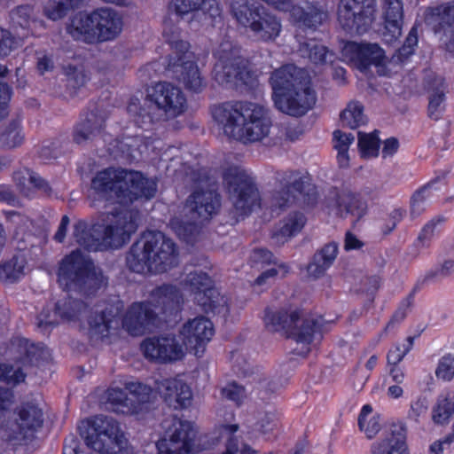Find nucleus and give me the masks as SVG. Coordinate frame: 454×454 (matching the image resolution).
I'll return each mask as SVG.
<instances>
[{
	"instance_id": "obj_1",
	"label": "nucleus",
	"mask_w": 454,
	"mask_h": 454,
	"mask_svg": "<svg viewBox=\"0 0 454 454\" xmlns=\"http://www.w3.org/2000/svg\"><path fill=\"white\" fill-rule=\"evenodd\" d=\"M211 114L225 136L243 144L261 142L270 135V117L259 104L227 102L214 106Z\"/></svg>"
},
{
	"instance_id": "obj_2",
	"label": "nucleus",
	"mask_w": 454,
	"mask_h": 454,
	"mask_svg": "<svg viewBox=\"0 0 454 454\" xmlns=\"http://www.w3.org/2000/svg\"><path fill=\"white\" fill-rule=\"evenodd\" d=\"M137 213L122 208L107 213L102 223L89 225L78 221L74 225L73 239L75 243L90 251L119 248L127 243L137 230Z\"/></svg>"
},
{
	"instance_id": "obj_3",
	"label": "nucleus",
	"mask_w": 454,
	"mask_h": 454,
	"mask_svg": "<svg viewBox=\"0 0 454 454\" xmlns=\"http://www.w3.org/2000/svg\"><path fill=\"white\" fill-rule=\"evenodd\" d=\"M272 99L278 110L291 116L305 114L316 103L306 72L294 65L275 70L270 76Z\"/></svg>"
},
{
	"instance_id": "obj_4",
	"label": "nucleus",
	"mask_w": 454,
	"mask_h": 454,
	"mask_svg": "<svg viewBox=\"0 0 454 454\" xmlns=\"http://www.w3.org/2000/svg\"><path fill=\"white\" fill-rule=\"evenodd\" d=\"M91 189L103 199H116L120 203H127L139 198L154 197L157 183L138 171L110 168L94 176Z\"/></svg>"
},
{
	"instance_id": "obj_5",
	"label": "nucleus",
	"mask_w": 454,
	"mask_h": 454,
	"mask_svg": "<svg viewBox=\"0 0 454 454\" xmlns=\"http://www.w3.org/2000/svg\"><path fill=\"white\" fill-rule=\"evenodd\" d=\"M178 262L175 243L160 231H148L132 245L127 255L130 270L140 273H160Z\"/></svg>"
},
{
	"instance_id": "obj_6",
	"label": "nucleus",
	"mask_w": 454,
	"mask_h": 454,
	"mask_svg": "<svg viewBox=\"0 0 454 454\" xmlns=\"http://www.w3.org/2000/svg\"><path fill=\"white\" fill-rule=\"evenodd\" d=\"M122 28V18L115 10L100 7L75 14L67 24V32L74 40L97 43L114 40Z\"/></svg>"
},
{
	"instance_id": "obj_7",
	"label": "nucleus",
	"mask_w": 454,
	"mask_h": 454,
	"mask_svg": "<svg viewBox=\"0 0 454 454\" xmlns=\"http://www.w3.org/2000/svg\"><path fill=\"white\" fill-rule=\"evenodd\" d=\"M12 403L5 404L2 411V448L15 450L33 437L35 432L43 425V411L39 401L31 398L23 401L12 411Z\"/></svg>"
},
{
	"instance_id": "obj_8",
	"label": "nucleus",
	"mask_w": 454,
	"mask_h": 454,
	"mask_svg": "<svg viewBox=\"0 0 454 454\" xmlns=\"http://www.w3.org/2000/svg\"><path fill=\"white\" fill-rule=\"evenodd\" d=\"M264 320L270 331L281 333L294 339L298 344L303 345L302 349L299 351L301 355L309 351V345L320 333V320L298 309L267 310Z\"/></svg>"
},
{
	"instance_id": "obj_9",
	"label": "nucleus",
	"mask_w": 454,
	"mask_h": 454,
	"mask_svg": "<svg viewBox=\"0 0 454 454\" xmlns=\"http://www.w3.org/2000/svg\"><path fill=\"white\" fill-rule=\"evenodd\" d=\"M230 11L236 22L259 41L274 42L282 32L280 18L262 5L247 0H231Z\"/></svg>"
},
{
	"instance_id": "obj_10",
	"label": "nucleus",
	"mask_w": 454,
	"mask_h": 454,
	"mask_svg": "<svg viewBox=\"0 0 454 454\" xmlns=\"http://www.w3.org/2000/svg\"><path fill=\"white\" fill-rule=\"evenodd\" d=\"M58 277L60 286L67 291L97 289L106 284L101 270L80 250L62 260Z\"/></svg>"
},
{
	"instance_id": "obj_11",
	"label": "nucleus",
	"mask_w": 454,
	"mask_h": 454,
	"mask_svg": "<svg viewBox=\"0 0 454 454\" xmlns=\"http://www.w3.org/2000/svg\"><path fill=\"white\" fill-rule=\"evenodd\" d=\"M85 442L89 448L102 454L132 452L120 424L111 417L100 415L93 418Z\"/></svg>"
},
{
	"instance_id": "obj_12",
	"label": "nucleus",
	"mask_w": 454,
	"mask_h": 454,
	"mask_svg": "<svg viewBox=\"0 0 454 454\" xmlns=\"http://www.w3.org/2000/svg\"><path fill=\"white\" fill-rule=\"evenodd\" d=\"M37 348L25 339H18L12 344L10 353L15 354L12 362L2 364V411L5 404L13 403V389L25 381L27 364L35 361Z\"/></svg>"
},
{
	"instance_id": "obj_13",
	"label": "nucleus",
	"mask_w": 454,
	"mask_h": 454,
	"mask_svg": "<svg viewBox=\"0 0 454 454\" xmlns=\"http://www.w3.org/2000/svg\"><path fill=\"white\" fill-rule=\"evenodd\" d=\"M218 194L214 190L196 191L187 200L186 212L190 213V222H182L177 218L171 221V227L176 235L191 242L192 237L198 232V223L208 220L219 207Z\"/></svg>"
},
{
	"instance_id": "obj_14",
	"label": "nucleus",
	"mask_w": 454,
	"mask_h": 454,
	"mask_svg": "<svg viewBox=\"0 0 454 454\" xmlns=\"http://www.w3.org/2000/svg\"><path fill=\"white\" fill-rule=\"evenodd\" d=\"M216 63L214 77L219 84H247L251 77L247 60L240 55V49L230 40H223L215 49Z\"/></svg>"
},
{
	"instance_id": "obj_15",
	"label": "nucleus",
	"mask_w": 454,
	"mask_h": 454,
	"mask_svg": "<svg viewBox=\"0 0 454 454\" xmlns=\"http://www.w3.org/2000/svg\"><path fill=\"white\" fill-rule=\"evenodd\" d=\"M276 180L278 189L274 191L270 199V207L283 208L296 200L305 205H313L317 199L316 188L294 171H280Z\"/></svg>"
},
{
	"instance_id": "obj_16",
	"label": "nucleus",
	"mask_w": 454,
	"mask_h": 454,
	"mask_svg": "<svg viewBox=\"0 0 454 454\" xmlns=\"http://www.w3.org/2000/svg\"><path fill=\"white\" fill-rule=\"evenodd\" d=\"M223 182L239 215L261 207L260 196L253 178L240 167L233 166L223 173Z\"/></svg>"
},
{
	"instance_id": "obj_17",
	"label": "nucleus",
	"mask_w": 454,
	"mask_h": 454,
	"mask_svg": "<svg viewBox=\"0 0 454 454\" xmlns=\"http://www.w3.org/2000/svg\"><path fill=\"white\" fill-rule=\"evenodd\" d=\"M376 11V0H340L338 22L348 33L364 34L372 25Z\"/></svg>"
},
{
	"instance_id": "obj_18",
	"label": "nucleus",
	"mask_w": 454,
	"mask_h": 454,
	"mask_svg": "<svg viewBox=\"0 0 454 454\" xmlns=\"http://www.w3.org/2000/svg\"><path fill=\"white\" fill-rule=\"evenodd\" d=\"M170 46L172 53L169 56L168 67L173 70L176 78L186 89L193 92H200L206 83L193 61L192 53L189 51V43L183 40L172 41Z\"/></svg>"
},
{
	"instance_id": "obj_19",
	"label": "nucleus",
	"mask_w": 454,
	"mask_h": 454,
	"mask_svg": "<svg viewBox=\"0 0 454 454\" xmlns=\"http://www.w3.org/2000/svg\"><path fill=\"white\" fill-rule=\"evenodd\" d=\"M163 437L158 442V454H190L195 431L192 424L177 417H169L162 422Z\"/></svg>"
},
{
	"instance_id": "obj_20",
	"label": "nucleus",
	"mask_w": 454,
	"mask_h": 454,
	"mask_svg": "<svg viewBox=\"0 0 454 454\" xmlns=\"http://www.w3.org/2000/svg\"><path fill=\"white\" fill-rule=\"evenodd\" d=\"M184 289L194 295V301L206 312L226 313V299L212 286V280L204 272L193 270L183 281Z\"/></svg>"
},
{
	"instance_id": "obj_21",
	"label": "nucleus",
	"mask_w": 454,
	"mask_h": 454,
	"mask_svg": "<svg viewBox=\"0 0 454 454\" xmlns=\"http://www.w3.org/2000/svg\"><path fill=\"white\" fill-rule=\"evenodd\" d=\"M124 387L130 397L118 387L107 390L106 400L110 405L109 408L117 413L138 414L143 410V405L149 402L152 388L138 381H126Z\"/></svg>"
},
{
	"instance_id": "obj_22",
	"label": "nucleus",
	"mask_w": 454,
	"mask_h": 454,
	"mask_svg": "<svg viewBox=\"0 0 454 454\" xmlns=\"http://www.w3.org/2000/svg\"><path fill=\"white\" fill-rule=\"evenodd\" d=\"M342 60L359 69L366 71L371 66L379 68L378 72L382 74L387 58L385 51L377 43H357L347 42L341 49Z\"/></svg>"
},
{
	"instance_id": "obj_23",
	"label": "nucleus",
	"mask_w": 454,
	"mask_h": 454,
	"mask_svg": "<svg viewBox=\"0 0 454 454\" xmlns=\"http://www.w3.org/2000/svg\"><path fill=\"white\" fill-rule=\"evenodd\" d=\"M146 99L170 117L181 115L187 108V100L183 90L167 82L150 86L147 89Z\"/></svg>"
},
{
	"instance_id": "obj_24",
	"label": "nucleus",
	"mask_w": 454,
	"mask_h": 454,
	"mask_svg": "<svg viewBox=\"0 0 454 454\" xmlns=\"http://www.w3.org/2000/svg\"><path fill=\"white\" fill-rule=\"evenodd\" d=\"M141 348L145 357L160 363H170L182 359L185 345L173 334H161L145 340Z\"/></svg>"
},
{
	"instance_id": "obj_25",
	"label": "nucleus",
	"mask_w": 454,
	"mask_h": 454,
	"mask_svg": "<svg viewBox=\"0 0 454 454\" xmlns=\"http://www.w3.org/2000/svg\"><path fill=\"white\" fill-rule=\"evenodd\" d=\"M261 1L278 11L288 12L291 20L300 27L315 28L326 19L325 12L309 2L294 4L292 0Z\"/></svg>"
},
{
	"instance_id": "obj_26",
	"label": "nucleus",
	"mask_w": 454,
	"mask_h": 454,
	"mask_svg": "<svg viewBox=\"0 0 454 454\" xmlns=\"http://www.w3.org/2000/svg\"><path fill=\"white\" fill-rule=\"evenodd\" d=\"M214 334L213 323L207 317L200 316L183 325L178 338L184 341L186 349H192L195 355L200 356Z\"/></svg>"
},
{
	"instance_id": "obj_27",
	"label": "nucleus",
	"mask_w": 454,
	"mask_h": 454,
	"mask_svg": "<svg viewBox=\"0 0 454 454\" xmlns=\"http://www.w3.org/2000/svg\"><path fill=\"white\" fill-rule=\"evenodd\" d=\"M157 312L149 301H135L126 310L123 327L134 336L143 335L154 325Z\"/></svg>"
},
{
	"instance_id": "obj_28",
	"label": "nucleus",
	"mask_w": 454,
	"mask_h": 454,
	"mask_svg": "<svg viewBox=\"0 0 454 454\" xmlns=\"http://www.w3.org/2000/svg\"><path fill=\"white\" fill-rule=\"evenodd\" d=\"M85 312L86 305L82 301L67 297L57 302L53 312L42 311L38 317V326L47 329L60 321L79 320Z\"/></svg>"
},
{
	"instance_id": "obj_29",
	"label": "nucleus",
	"mask_w": 454,
	"mask_h": 454,
	"mask_svg": "<svg viewBox=\"0 0 454 454\" xmlns=\"http://www.w3.org/2000/svg\"><path fill=\"white\" fill-rule=\"evenodd\" d=\"M122 308L123 303L119 299H115L111 303L97 306L94 315H91L88 321L90 333L105 337L111 329L117 328Z\"/></svg>"
},
{
	"instance_id": "obj_30",
	"label": "nucleus",
	"mask_w": 454,
	"mask_h": 454,
	"mask_svg": "<svg viewBox=\"0 0 454 454\" xmlns=\"http://www.w3.org/2000/svg\"><path fill=\"white\" fill-rule=\"evenodd\" d=\"M156 390L165 403L176 410L188 407L192 392L188 384L177 378L164 379L156 382Z\"/></svg>"
},
{
	"instance_id": "obj_31",
	"label": "nucleus",
	"mask_w": 454,
	"mask_h": 454,
	"mask_svg": "<svg viewBox=\"0 0 454 454\" xmlns=\"http://www.w3.org/2000/svg\"><path fill=\"white\" fill-rule=\"evenodd\" d=\"M372 454H409L406 444V429L403 424H393L374 442Z\"/></svg>"
},
{
	"instance_id": "obj_32",
	"label": "nucleus",
	"mask_w": 454,
	"mask_h": 454,
	"mask_svg": "<svg viewBox=\"0 0 454 454\" xmlns=\"http://www.w3.org/2000/svg\"><path fill=\"white\" fill-rule=\"evenodd\" d=\"M384 38L392 43L402 35L403 7L402 0H382Z\"/></svg>"
},
{
	"instance_id": "obj_33",
	"label": "nucleus",
	"mask_w": 454,
	"mask_h": 454,
	"mask_svg": "<svg viewBox=\"0 0 454 454\" xmlns=\"http://www.w3.org/2000/svg\"><path fill=\"white\" fill-rule=\"evenodd\" d=\"M148 301L158 315L177 309L182 301V295L175 286H162L151 293Z\"/></svg>"
},
{
	"instance_id": "obj_34",
	"label": "nucleus",
	"mask_w": 454,
	"mask_h": 454,
	"mask_svg": "<svg viewBox=\"0 0 454 454\" xmlns=\"http://www.w3.org/2000/svg\"><path fill=\"white\" fill-rule=\"evenodd\" d=\"M171 8L181 17L201 11L215 19L220 17L222 12L218 0H172Z\"/></svg>"
},
{
	"instance_id": "obj_35",
	"label": "nucleus",
	"mask_w": 454,
	"mask_h": 454,
	"mask_svg": "<svg viewBox=\"0 0 454 454\" xmlns=\"http://www.w3.org/2000/svg\"><path fill=\"white\" fill-rule=\"evenodd\" d=\"M336 210V213L341 216L351 215L356 219H360L367 212V204L357 194L344 192L338 195Z\"/></svg>"
},
{
	"instance_id": "obj_36",
	"label": "nucleus",
	"mask_w": 454,
	"mask_h": 454,
	"mask_svg": "<svg viewBox=\"0 0 454 454\" xmlns=\"http://www.w3.org/2000/svg\"><path fill=\"white\" fill-rule=\"evenodd\" d=\"M306 218L301 213L294 212L285 217L276 228L272 238L277 244H284L304 227Z\"/></svg>"
},
{
	"instance_id": "obj_37",
	"label": "nucleus",
	"mask_w": 454,
	"mask_h": 454,
	"mask_svg": "<svg viewBox=\"0 0 454 454\" xmlns=\"http://www.w3.org/2000/svg\"><path fill=\"white\" fill-rule=\"evenodd\" d=\"M338 254V245L334 242L325 245L314 255L313 261L308 265L309 276L317 278L332 266Z\"/></svg>"
},
{
	"instance_id": "obj_38",
	"label": "nucleus",
	"mask_w": 454,
	"mask_h": 454,
	"mask_svg": "<svg viewBox=\"0 0 454 454\" xmlns=\"http://www.w3.org/2000/svg\"><path fill=\"white\" fill-rule=\"evenodd\" d=\"M238 428V425H225L221 427L219 439L225 448L222 454H257L256 450L239 441L236 435Z\"/></svg>"
},
{
	"instance_id": "obj_39",
	"label": "nucleus",
	"mask_w": 454,
	"mask_h": 454,
	"mask_svg": "<svg viewBox=\"0 0 454 454\" xmlns=\"http://www.w3.org/2000/svg\"><path fill=\"white\" fill-rule=\"evenodd\" d=\"M298 51L302 58H308L315 65H326L333 62V53L315 39L300 42Z\"/></svg>"
},
{
	"instance_id": "obj_40",
	"label": "nucleus",
	"mask_w": 454,
	"mask_h": 454,
	"mask_svg": "<svg viewBox=\"0 0 454 454\" xmlns=\"http://www.w3.org/2000/svg\"><path fill=\"white\" fill-rule=\"evenodd\" d=\"M24 133L19 116L7 120L2 124V149H12L24 141Z\"/></svg>"
},
{
	"instance_id": "obj_41",
	"label": "nucleus",
	"mask_w": 454,
	"mask_h": 454,
	"mask_svg": "<svg viewBox=\"0 0 454 454\" xmlns=\"http://www.w3.org/2000/svg\"><path fill=\"white\" fill-rule=\"evenodd\" d=\"M13 180L20 192L26 196H32L35 189L43 188V180L27 168H20L13 173Z\"/></svg>"
},
{
	"instance_id": "obj_42",
	"label": "nucleus",
	"mask_w": 454,
	"mask_h": 454,
	"mask_svg": "<svg viewBox=\"0 0 454 454\" xmlns=\"http://www.w3.org/2000/svg\"><path fill=\"white\" fill-rule=\"evenodd\" d=\"M435 184H427L414 192L411 199V215L415 217L422 214L432 200L438 197Z\"/></svg>"
},
{
	"instance_id": "obj_43",
	"label": "nucleus",
	"mask_w": 454,
	"mask_h": 454,
	"mask_svg": "<svg viewBox=\"0 0 454 454\" xmlns=\"http://www.w3.org/2000/svg\"><path fill=\"white\" fill-rule=\"evenodd\" d=\"M87 0H49L43 8L45 16L51 20L63 19L68 12L81 7Z\"/></svg>"
},
{
	"instance_id": "obj_44",
	"label": "nucleus",
	"mask_w": 454,
	"mask_h": 454,
	"mask_svg": "<svg viewBox=\"0 0 454 454\" xmlns=\"http://www.w3.org/2000/svg\"><path fill=\"white\" fill-rule=\"evenodd\" d=\"M103 121L98 120L96 115L90 114L84 121L79 123L74 132V140L77 144H82L91 139L98 134L102 129Z\"/></svg>"
},
{
	"instance_id": "obj_45",
	"label": "nucleus",
	"mask_w": 454,
	"mask_h": 454,
	"mask_svg": "<svg viewBox=\"0 0 454 454\" xmlns=\"http://www.w3.org/2000/svg\"><path fill=\"white\" fill-rule=\"evenodd\" d=\"M358 426L367 438H372L380 432L381 428L380 416L372 412L369 404L363 406L358 416Z\"/></svg>"
},
{
	"instance_id": "obj_46",
	"label": "nucleus",
	"mask_w": 454,
	"mask_h": 454,
	"mask_svg": "<svg viewBox=\"0 0 454 454\" xmlns=\"http://www.w3.org/2000/svg\"><path fill=\"white\" fill-rule=\"evenodd\" d=\"M343 126L356 129L366 122L364 106L357 101H351L340 114Z\"/></svg>"
},
{
	"instance_id": "obj_47",
	"label": "nucleus",
	"mask_w": 454,
	"mask_h": 454,
	"mask_svg": "<svg viewBox=\"0 0 454 454\" xmlns=\"http://www.w3.org/2000/svg\"><path fill=\"white\" fill-rule=\"evenodd\" d=\"M454 412V393H447L439 397L433 411V419L437 424L446 423Z\"/></svg>"
},
{
	"instance_id": "obj_48",
	"label": "nucleus",
	"mask_w": 454,
	"mask_h": 454,
	"mask_svg": "<svg viewBox=\"0 0 454 454\" xmlns=\"http://www.w3.org/2000/svg\"><path fill=\"white\" fill-rule=\"evenodd\" d=\"M358 148L362 158L370 159L379 155L380 139L375 133H358Z\"/></svg>"
},
{
	"instance_id": "obj_49",
	"label": "nucleus",
	"mask_w": 454,
	"mask_h": 454,
	"mask_svg": "<svg viewBox=\"0 0 454 454\" xmlns=\"http://www.w3.org/2000/svg\"><path fill=\"white\" fill-rule=\"evenodd\" d=\"M221 395L237 405H241L247 398V391L242 385L235 381L228 382L221 388Z\"/></svg>"
},
{
	"instance_id": "obj_50",
	"label": "nucleus",
	"mask_w": 454,
	"mask_h": 454,
	"mask_svg": "<svg viewBox=\"0 0 454 454\" xmlns=\"http://www.w3.org/2000/svg\"><path fill=\"white\" fill-rule=\"evenodd\" d=\"M33 10L29 5L19 6L12 10L10 14L11 22L14 29L20 28L21 32H27Z\"/></svg>"
},
{
	"instance_id": "obj_51",
	"label": "nucleus",
	"mask_w": 454,
	"mask_h": 454,
	"mask_svg": "<svg viewBox=\"0 0 454 454\" xmlns=\"http://www.w3.org/2000/svg\"><path fill=\"white\" fill-rule=\"evenodd\" d=\"M26 265L25 257L22 254L15 255L12 260L7 262L2 270L5 274L6 279L10 281L18 280L24 275V269Z\"/></svg>"
},
{
	"instance_id": "obj_52",
	"label": "nucleus",
	"mask_w": 454,
	"mask_h": 454,
	"mask_svg": "<svg viewBox=\"0 0 454 454\" xmlns=\"http://www.w3.org/2000/svg\"><path fill=\"white\" fill-rule=\"evenodd\" d=\"M6 218V223L13 225V227H7L9 231H13L18 235L24 232L28 227L29 220L27 216L21 215L20 212L14 210L2 209Z\"/></svg>"
},
{
	"instance_id": "obj_53",
	"label": "nucleus",
	"mask_w": 454,
	"mask_h": 454,
	"mask_svg": "<svg viewBox=\"0 0 454 454\" xmlns=\"http://www.w3.org/2000/svg\"><path fill=\"white\" fill-rule=\"evenodd\" d=\"M414 342L413 337L406 338L403 342L397 343L393 346L387 354V362L389 364L396 365L398 364L403 358L406 356L408 352L412 348Z\"/></svg>"
},
{
	"instance_id": "obj_54",
	"label": "nucleus",
	"mask_w": 454,
	"mask_h": 454,
	"mask_svg": "<svg viewBox=\"0 0 454 454\" xmlns=\"http://www.w3.org/2000/svg\"><path fill=\"white\" fill-rule=\"evenodd\" d=\"M435 375L438 380L450 381L454 377V356H443L438 362Z\"/></svg>"
},
{
	"instance_id": "obj_55",
	"label": "nucleus",
	"mask_w": 454,
	"mask_h": 454,
	"mask_svg": "<svg viewBox=\"0 0 454 454\" xmlns=\"http://www.w3.org/2000/svg\"><path fill=\"white\" fill-rule=\"evenodd\" d=\"M28 35V32L17 33L12 35L10 31L2 30V55L9 54L12 50L21 45L23 38Z\"/></svg>"
},
{
	"instance_id": "obj_56",
	"label": "nucleus",
	"mask_w": 454,
	"mask_h": 454,
	"mask_svg": "<svg viewBox=\"0 0 454 454\" xmlns=\"http://www.w3.org/2000/svg\"><path fill=\"white\" fill-rule=\"evenodd\" d=\"M444 93L443 90H437L431 95L428 104V114L432 119L440 118L444 110Z\"/></svg>"
},
{
	"instance_id": "obj_57",
	"label": "nucleus",
	"mask_w": 454,
	"mask_h": 454,
	"mask_svg": "<svg viewBox=\"0 0 454 454\" xmlns=\"http://www.w3.org/2000/svg\"><path fill=\"white\" fill-rule=\"evenodd\" d=\"M128 113L134 117L135 122L140 127H143L145 124L151 123L153 121L149 114L140 107V104L137 99L131 100L129 104Z\"/></svg>"
},
{
	"instance_id": "obj_58",
	"label": "nucleus",
	"mask_w": 454,
	"mask_h": 454,
	"mask_svg": "<svg viewBox=\"0 0 454 454\" xmlns=\"http://www.w3.org/2000/svg\"><path fill=\"white\" fill-rule=\"evenodd\" d=\"M444 219L442 217H438L432 219L428 222L422 229L419 238H418V245L422 247H427L430 239L434 236L436 226L442 223Z\"/></svg>"
},
{
	"instance_id": "obj_59",
	"label": "nucleus",
	"mask_w": 454,
	"mask_h": 454,
	"mask_svg": "<svg viewBox=\"0 0 454 454\" xmlns=\"http://www.w3.org/2000/svg\"><path fill=\"white\" fill-rule=\"evenodd\" d=\"M287 267L285 265H278L271 267L263 271L255 280L257 286H263L270 282V279H274L279 273L285 276L287 273Z\"/></svg>"
},
{
	"instance_id": "obj_60",
	"label": "nucleus",
	"mask_w": 454,
	"mask_h": 454,
	"mask_svg": "<svg viewBox=\"0 0 454 454\" xmlns=\"http://www.w3.org/2000/svg\"><path fill=\"white\" fill-rule=\"evenodd\" d=\"M354 140L355 137L351 133H344L340 130L333 132V141L335 150H348Z\"/></svg>"
},
{
	"instance_id": "obj_61",
	"label": "nucleus",
	"mask_w": 454,
	"mask_h": 454,
	"mask_svg": "<svg viewBox=\"0 0 454 454\" xmlns=\"http://www.w3.org/2000/svg\"><path fill=\"white\" fill-rule=\"evenodd\" d=\"M442 12L441 7L427 8L424 11V21L427 25L436 29L442 20Z\"/></svg>"
},
{
	"instance_id": "obj_62",
	"label": "nucleus",
	"mask_w": 454,
	"mask_h": 454,
	"mask_svg": "<svg viewBox=\"0 0 454 454\" xmlns=\"http://www.w3.org/2000/svg\"><path fill=\"white\" fill-rule=\"evenodd\" d=\"M272 257V254L267 249H254L251 254V262L254 267H259L270 263Z\"/></svg>"
},
{
	"instance_id": "obj_63",
	"label": "nucleus",
	"mask_w": 454,
	"mask_h": 454,
	"mask_svg": "<svg viewBox=\"0 0 454 454\" xmlns=\"http://www.w3.org/2000/svg\"><path fill=\"white\" fill-rule=\"evenodd\" d=\"M405 215V210L403 208H395L389 214L388 221L386 225L383 227V232L385 234L390 233L397 225L398 223L402 221Z\"/></svg>"
},
{
	"instance_id": "obj_64",
	"label": "nucleus",
	"mask_w": 454,
	"mask_h": 454,
	"mask_svg": "<svg viewBox=\"0 0 454 454\" xmlns=\"http://www.w3.org/2000/svg\"><path fill=\"white\" fill-rule=\"evenodd\" d=\"M427 410V405L425 400L418 399L415 402L411 403L408 416L410 419L417 421L419 417L426 414Z\"/></svg>"
}]
</instances>
